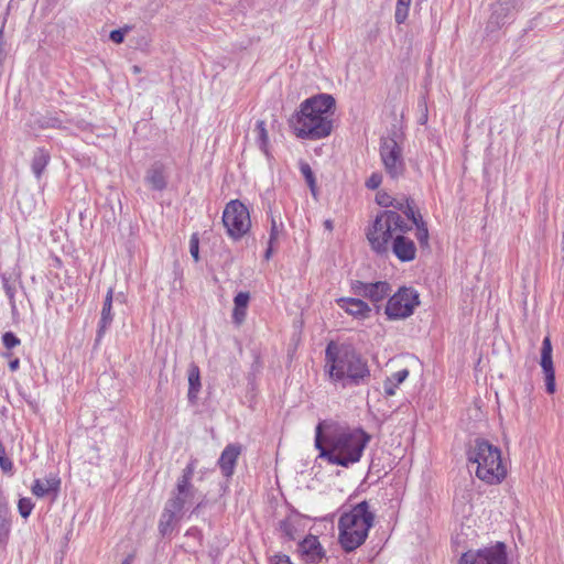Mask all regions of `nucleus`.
Listing matches in <instances>:
<instances>
[{"mask_svg":"<svg viewBox=\"0 0 564 564\" xmlns=\"http://www.w3.org/2000/svg\"><path fill=\"white\" fill-rule=\"evenodd\" d=\"M411 230L412 225H409L399 213L382 210L367 228L366 237L377 254H387L391 243L393 254L400 261L409 262L416 256L414 241L404 236Z\"/></svg>","mask_w":564,"mask_h":564,"instance_id":"f257e3e1","label":"nucleus"},{"mask_svg":"<svg viewBox=\"0 0 564 564\" xmlns=\"http://www.w3.org/2000/svg\"><path fill=\"white\" fill-rule=\"evenodd\" d=\"M321 423L316 426L315 447L318 457L328 464L348 468L358 463L371 436L360 427H335L322 436Z\"/></svg>","mask_w":564,"mask_h":564,"instance_id":"f03ea898","label":"nucleus"},{"mask_svg":"<svg viewBox=\"0 0 564 564\" xmlns=\"http://www.w3.org/2000/svg\"><path fill=\"white\" fill-rule=\"evenodd\" d=\"M336 100L329 94H317L303 100L289 119V126L300 139L319 140L333 130Z\"/></svg>","mask_w":564,"mask_h":564,"instance_id":"7ed1b4c3","label":"nucleus"},{"mask_svg":"<svg viewBox=\"0 0 564 564\" xmlns=\"http://www.w3.org/2000/svg\"><path fill=\"white\" fill-rule=\"evenodd\" d=\"M326 367L333 381L341 388L368 384L371 372L368 361L351 345L329 343L325 350Z\"/></svg>","mask_w":564,"mask_h":564,"instance_id":"20e7f679","label":"nucleus"},{"mask_svg":"<svg viewBox=\"0 0 564 564\" xmlns=\"http://www.w3.org/2000/svg\"><path fill=\"white\" fill-rule=\"evenodd\" d=\"M467 459L477 465L476 476L487 484H499L507 475L500 448L485 438L477 437L469 443Z\"/></svg>","mask_w":564,"mask_h":564,"instance_id":"39448f33","label":"nucleus"},{"mask_svg":"<svg viewBox=\"0 0 564 564\" xmlns=\"http://www.w3.org/2000/svg\"><path fill=\"white\" fill-rule=\"evenodd\" d=\"M223 224L230 238L234 240L242 238L251 227L247 206L238 199L230 200L224 209Z\"/></svg>","mask_w":564,"mask_h":564,"instance_id":"423d86ee","label":"nucleus"},{"mask_svg":"<svg viewBox=\"0 0 564 564\" xmlns=\"http://www.w3.org/2000/svg\"><path fill=\"white\" fill-rule=\"evenodd\" d=\"M397 133L380 140V159L386 173L393 180L402 177L405 173V162L402 148L397 141Z\"/></svg>","mask_w":564,"mask_h":564,"instance_id":"0eeeda50","label":"nucleus"},{"mask_svg":"<svg viewBox=\"0 0 564 564\" xmlns=\"http://www.w3.org/2000/svg\"><path fill=\"white\" fill-rule=\"evenodd\" d=\"M419 305V293L412 288L403 286L389 297L384 313L390 321L403 319L411 316Z\"/></svg>","mask_w":564,"mask_h":564,"instance_id":"6e6552de","label":"nucleus"},{"mask_svg":"<svg viewBox=\"0 0 564 564\" xmlns=\"http://www.w3.org/2000/svg\"><path fill=\"white\" fill-rule=\"evenodd\" d=\"M459 564H508L507 546L503 542L478 550H469L459 558Z\"/></svg>","mask_w":564,"mask_h":564,"instance_id":"1a4fd4ad","label":"nucleus"},{"mask_svg":"<svg viewBox=\"0 0 564 564\" xmlns=\"http://www.w3.org/2000/svg\"><path fill=\"white\" fill-rule=\"evenodd\" d=\"M391 291V285L386 281L366 283L356 280L351 282L352 294L356 296L366 297L369 301H371L375 305L383 301L387 296H389Z\"/></svg>","mask_w":564,"mask_h":564,"instance_id":"9d476101","label":"nucleus"},{"mask_svg":"<svg viewBox=\"0 0 564 564\" xmlns=\"http://www.w3.org/2000/svg\"><path fill=\"white\" fill-rule=\"evenodd\" d=\"M367 519L370 520L372 527L375 513L369 510L368 501L364 500L339 517L338 527H347L359 531L365 525Z\"/></svg>","mask_w":564,"mask_h":564,"instance_id":"9b49d317","label":"nucleus"},{"mask_svg":"<svg viewBox=\"0 0 564 564\" xmlns=\"http://www.w3.org/2000/svg\"><path fill=\"white\" fill-rule=\"evenodd\" d=\"M370 529L371 523L369 519H367L365 525L359 531L347 527H338V543L340 547L346 553L355 551L365 543Z\"/></svg>","mask_w":564,"mask_h":564,"instance_id":"f8f14e48","label":"nucleus"},{"mask_svg":"<svg viewBox=\"0 0 564 564\" xmlns=\"http://www.w3.org/2000/svg\"><path fill=\"white\" fill-rule=\"evenodd\" d=\"M304 528V517L294 508H291L288 516L278 523L281 538L288 542L295 541Z\"/></svg>","mask_w":564,"mask_h":564,"instance_id":"ddd939ff","label":"nucleus"},{"mask_svg":"<svg viewBox=\"0 0 564 564\" xmlns=\"http://www.w3.org/2000/svg\"><path fill=\"white\" fill-rule=\"evenodd\" d=\"M518 2H519V0L505 1V2H502L501 0L497 1L492 6V12L488 20L486 31L495 32V31L499 30L501 26H503L510 18L511 10L517 8Z\"/></svg>","mask_w":564,"mask_h":564,"instance_id":"4468645a","label":"nucleus"},{"mask_svg":"<svg viewBox=\"0 0 564 564\" xmlns=\"http://www.w3.org/2000/svg\"><path fill=\"white\" fill-rule=\"evenodd\" d=\"M297 552L307 563H318L325 557L323 549L317 536L308 534L297 544Z\"/></svg>","mask_w":564,"mask_h":564,"instance_id":"2eb2a0df","label":"nucleus"},{"mask_svg":"<svg viewBox=\"0 0 564 564\" xmlns=\"http://www.w3.org/2000/svg\"><path fill=\"white\" fill-rule=\"evenodd\" d=\"M144 182L153 191H164L167 187V172L165 165L160 161L154 162L147 170Z\"/></svg>","mask_w":564,"mask_h":564,"instance_id":"dca6fc26","label":"nucleus"},{"mask_svg":"<svg viewBox=\"0 0 564 564\" xmlns=\"http://www.w3.org/2000/svg\"><path fill=\"white\" fill-rule=\"evenodd\" d=\"M240 453L241 446L239 444H229L221 452L217 464L226 478H230L234 475Z\"/></svg>","mask_w":564,"mask_h":564,"instance_id":"f3484780","label":"nucleus"},{"mask_svg":"<svg viewBox=\"0 0 564 564\" xmlns=\"http://www.w3.org/2000/svg\"><path fill=\"white\" fill-rule=\"evenodd\" d=\"M181 512L182 510L178 508V502L166 501L158 527L162 536L170 535L173 532Z\"/></svg>","mask_w":564,"mask_h":564,"instance_id":"a211bd4d","label":"nucleus"},{"mask_svg":"<svg viewBox=\"0 0 564 564\" xmlns=\"http://www.w3.org/2000/svg\"><path fill=\"white\" fill-rule=\"evenodd\" d=\"M337 305L347 314L358 319H366L370 316V306L357 297H340L336 300Z\"/></svg>","mask_w":564,"mask_h":564,"instance_id":"6ab92c4d","label":"nucleus"},{"mask_svg":"<svg viewBox=\"0 0 564 564\" xmlns=\"http://www.w3.org/2000/svg\"><path fill=\"white\" fill-rule=\"evenodd\" d=\"M112 301H113V289L110 288L106 294L101 314H100V321L98 325L97 330V340H100L102 336L105 335L106 330L109 328L113 321V314H112Z\"/></svg>","mask_w":564,"mask_h":564,"instance_id":"aec40b11","label":"nucleus"},{"mask_svg":"<svg viewBox=\"0 0 564 564\" xmlns=\"http://www.w3.org/2000/svg\"><path fill=\"white\" fill-rule=\"evenodd\" d=\"M61 480L55 476L45 478L44 480L35 479L32 485V494L42 498L51 492L57 494L59 490Z\"/></svg>","mask_w":564,"mask_h":564,"instance_id":"412c9836","label":"nucleus"},{"mask_svg":"<svg viewBox=\"0 0 564 564\" xmlns=\"http://www.w3.org/2000/svg\"><path fill=\"white\" fill-rule=\"evenodd\" d=\"M187 376H188L187 398L191 403H195L197 400L198 393L200 391V388H202L199 367L196 364L192 362L188 366Z\"/></svg>","mask_w":564,"mask_h":564,"instance_id":"4be33fe9","label":"nucleus"},{"mask_svg":"<svg viewBox=\"0 0 564 564\" xmlns=\"http://www.w3.org/2000/svg\"><path fill=\"white\" fill-rule=\"evenodd\" d=\"M51 154L45 148H37L33 152L31 169L34 176L40 180L47 164L50 163Z\"/></svg>","mask_w":564,"mask_h":564,"instance_id":"5701e85b","label":"nucleus"},{"mask_svg":"<svg viewBox=\"0 0 564 564\" xmlns=\"http://www.w3.org/2000/svg\"><path fill=\"white\" fill-rule=\"evenodd\" d=\"M197 494V489L193 486V484H185V486L181 489V482L177 481L175 488V496L170 498L167 501L178 502V508L183 510L187 502H192Z\"/></svg>","mask_w":564,"mask_h":564,"instance_id":"b1692460","label":"nucleus"},{"mask_svg":"<svg viewBox=\"0 0 564 564\" xmlns=\"http://www.w3.org/2000/svg\"><path fill=\"white\" fill-rule=\"evenodd\" d=\"M250 301L248 292H239L234 297L232 319L236 324H241L247 315V307Z\"/></svg>","mask_w":564,"mask_h":564,"instance_id":"393cba45","label":"nucleus"},{"mask_svg":"<svg viewBox=\"0 0 564 564\" xmlns=\"http://www.w3.org/2000/svg\"><path fill=\"white\" fill-rule=\"evenodd\" d=\"M540 366L542 368V371L555 369L553 364V347L550 336H545L543 338L541 347Z\"/></svg>","mask_w":564,"mask_h":564,"instance_id":"a878e982","label":"nucleus"},{"mask_svg":"<svg viewBox=\"0 0 564 564\" xmlns=\"http://www.w3.org/2000/svg\"><path fill=\"white\" fill-rule=\"evenodd\" d=\"M11 530V514L6 505H0V544H6Z\"/></svg>","mask_w":564,"mask_h":564,"instance_id":"bb28decb","label":"nucleus"},{"mask_svg":"<svg viewBox=\"0 0 564 564\" xmlns=\"http://www.w3.org/2000/svg\"><path fill=\"white\" fill-rule=\"evenodd\" d=\"M36 126L41 129H64L63 121L55 115L47 112L36 119Z\"/></svg>","mask_w":564,"mask_h":564,"instance_id":"cd10ccee","label":"nucleus"},{"mask_svg":"<svg viewBox=\"0 0 564 564\" xmlns=\"http://www.w3.org/2000/svg\"><path fill=\"white\" fill-rule=\"evenodd\" d=\"M0 278L2 280V286L4 290V293L9 300L10 307L12 311V314H15L17 312V304H15V288L10 283L11 276H9L6 272L0 274Z\"/></svg>","mask_w":564,"mask_h":564,"instance_id":"c85d7f7f","label":"nucleus"},{"mask_svg":"<svg viewBox=\"0 0 564 564\" xmlns=\"http://www.w3.org/2000/svg\"><path fill=\"white\" fill-rule=\"evenodd\" d=\"M411 0H397L394 20L397 24H403L409 15Z\"/></svg>","mask_w":564,"mask_h":564,"instance_id":"c756f323","label":"nucleus"},{"mask_svg":"<svg viewBox=\"0 0 564 564\" xmlns=\"http://www.w3.org/2000/svg\"><path fill=\"white\" fill-rule=\"evenodd\" d=\"M254 132L257 133V142L259 148L267 152V147L269 143L268 131L265 129V122L262 120L257 121Z\"/></svg>","mask_w":564,"mask_h":564,"instance_id":"7c9ffc66","label":"nucleus"},{"mask_svg":"<svg viewBox=\"0 0 564 564\" xmlns=\"http://www.w3.org/2000/svg\"><path fill=\"white\" fill-rule=\"evenodd\" d=\"M416 228V239L421 247L429 246V229L426 223L423 219H419V224L414 225Z\"/></svg>","mask_w":564,"mask_h":564,"instance_id":"2f4dec72","label":"nucleus"},{"mask_svg":"<svg viewBox=\"0 0 564 564\" xmlns=\"http://www.w3.org/2000/svg\"><path fill=\"white\" fill-rule=\"evenodd\" d=\"M0 468L4 474H12L13 471V463L9 458L6 447L0 441Z\"/></svg>","mask_w":564,"mask_h":564,"instance_id":"473e14b6","label":"nucleus"},{"mask_svg":"<svg viewBox=\"0 0 564 564\" xmlns=\"http://www.w3.org/2000/svg\"><path fill=\"white\" fill-rule=\"evenodd\" d=\"M414 207V200L411 198L406 207L402 212V214L405 215L408 220L412 223V226L419 224V219H423L421 214L415 212Z\"/></svg>","mask_w":564,"mask_h":564,"instance_id":"72a5a7b5","label":"nucleus"},{"mask_svg":"<svg viewBox=\"0 0 564 564\" xmlns=\"http://www.w3.org/2000/svg\"><path fill=\"white\" fill-rule=\"evenodd\" d=\"M544 375L545 391L549 394H554L556 391L555 369L542 371Z\"/></svg>","mask_w":564,"mask_h":564,"instance_id":"f704fd0d","label":"nucleus"},{"mask_svg":"<svg viewBox=\"0 0 564 564\" xmlns=\"http://www.w3.org/2000/svg\"><path fill=\"white\" fill-rule=\"evenodd\" d=\"M195 473V460H191L187 466L183 469L182 476L177 479L181 482V489L185 484H192L191 480Z\"/></svg>","mask_w":564,"mask_h":564,"instance_id":"c9c22d12","label":"nucleus"},{"mask_svg":"<svg viewBox=\"0 0 564 564\" xmlns=\"http://www.w3.org/2000/svg\"><path fill=\"white\" fill-rule=\"evenodd\" d=\"M34 503L30 498H20L18 502V510L22 518L26 519L30 517Z\"/></svg>","mask_w":564,"mask_h":564,"instance_id":"e433bc0d","label":"nucleus"},{"mask_svg":"<svg viewBox=\"0 0 564 564\" xmlns=\"http://www.w3.org/2000/svg\"><path fill=\"white\" fill-rule=\"evenodd\" d=\"M2 344L6 348L12 349V348L17 347L18 345H20V339L18 338V336L14 333L6 332L2 335Z\"/></svg>","mask_w":564,"mask_h":564,"instance_id":"4c0bfd02","label":"nucleus"},{"mask_svg":"<svg viewBox=\"0 0 564 564\" xmlns=\"http://www.w3.org/2000/svg\"><path fill=\"white\" fill-rule=\"evenodd\" d=\"M189 253L195 262L199 261V239L197 234H193L189 239Z\"/></svg>","mask_w":564,"mask_h":564,"instance_id":"58836bf2","label":"nucleus"},{"mask_svg":"<svg viewBox=\"0 0 564 564\" xmlns=\"http://www.w3.org/2000/svg\"><path fill=\"white\" fill-rule=\"evenodd\" d=\"M300 170H301V173L303 174L305 181L313 189V187L315 185V176H314V173H313L311 166L307 163H302L300 166Z\"/></svg>","mask_w":564,"mask_h":564,"instance_id":"ea45409f","label":"nucleus"},{"mask_svg":"<svg viewBox=\"0 0 564 564\" xmlns=\"http://www.w3.org/2000/svg\"><path fill=\"white\" fill-rule=\"evenodd\" d=\"M130 30L129 26H126L123 29H116V30H112L109 34V39L116 43V44H120L124 41V36H126V33Z\"/></svg>","mask_w":564,"mask_h":564,"instance_id":"a19ab883","label":"nucleus"},{"mask_svg":"<svg viewBox=\"0 0 564 564\" xmlns=\"http://www.w3.org/2000/svg\"><path fill=\"white\" fill-rule=\"evenodd\" d=\"M382 183V175L380 173H372L366 181V186L369 189H377Z\"/></svg>","mask_w":564,"mask_h":564,"instance_id":"79ce46f5","label":"nucleus"},{"mask_svg":"<svg viewBox=\"0 0 564 564\" xmlns=\"http://www.w3.org/2000/svg\"><path fill=\"white\" fill-rule=\"evenodd\" d=\"M392 198L388 193L386 192H379L376 196V202L381 207H390L392 204Z\"/></svg>","mask_w":564,"mask_h":564,"instance_id":"37998d69","label":"nucleus"},{"mask_svg":"<svg viewBox=\"0 0 564 564\" xmlns=\"http://www.w3.org/2000/svg\"><path fill=\"white\" fill-rule=\"evenodd\" d=\"M411 198L409 197H402V198H392V204L390 207H393L394 209L392 212H403V209L406 207L408 203Z\"/></svg>","mask_w":564,"mask_h":564,"instance_id":"c03bdc74","label":"nucleus"},{"mask_svg":"<svg viewBox=\"0 0 564 564\" xmlns=\"http://www.w3.org/2000/svg\"><path fill=\"white\" fill-rule=\"evenodd\" d=\"M409 377V370L408 369H402V370H399L394 373H392L391 377H389L388 379H393V382L399 386L401 384L406 378Z\"/></svg>","mask_w":564,"mask_h":564,"instance_id":"a18cd8bd","label":"nucleus"},{"mask_svg":"<svg viewBox=\"0 0 564 564\" xmlns=\"http://www.w3.org/2000/svg\"><path fill=\"white\" fill-rule=\"evenodd\" d=\"M383 388H384L386 395L391 397V395L395 394V390H397L398 386L393 382V379L387 378L384 380Z\"/></svg>","mask_w":564,"mask_h":564,"instance_id":"49530a36","label":"nucleus"},{"mask_svg":"<svg viewBox=\"0 0 564 564\" xmlns=\"http://www.w3.org/2000/svg\"><path fill=\"white\" fill-rule=\"evenodd\" d=\"M271 564H293L290 556L285 554H275L271 557Z\"/></svg>","mask_w":564,"mask_h":564,"instance_id":"de8ad7c7","label":"nucleus"},{"mask_svg":"<svg viewBox=\"0 0 564 564\" xmlns=\"http://www.w3.org/2000/svg\"><path fill=\"white\" fill-rule=\"evenodd\" d=\"M279 236V229L278 225L274 218L271 219V228H270V237H269V245H273L274 241L278 239Z\"/></svg>","mask_w":564,"mask_h":564,"instance_id":"09e8293b","label":"nucleus"},{"mask_svg":"<svg viewBox=\"0 0 564 564\" xmlns=\"http://www.w3.org/2000/svg\"><path fill=\"white\" fill-rule=\"evenodd\" d=\"M20 367V360L18 358L13 359V360H10L9 361V369L11 371H15L18 370Z\"/></svg>","mask_w":564,"mask_h":564,"instance_id":"8fccbe9b","label":"nucleus"},{"mask_svg":"<svg viewBox=\"0 0 564 564\" xmlns=\"http://www.w3.org/2000/svg\"><path fill=\"white\" fill-rule=\"evenodd\" d=\"M272 252H273V245H269V243H268V248H267V250H265V252H264V257H265V259H270V257H271Z\"/></svg>","mask_w":564,"mask_h":564,"instance_id":"3c124183","label":"nucleus"},{"mask_svg":"<svg viewBox=\"0 0 564 564\" xmlns=\"http://www.w3.org/2000/svg\"><path fill=\"white\" fill-rule=\"evenodd\" d=\"M324 227H325V229H327V230L332 231V230H333V228H334V226H333V221H332L330 219H326V220L324 221Z\"/></svg>","mask_w":564,"mask_h":564,"instance_id":"603ef678","label":"nucleus"},{"mask_svg":"<svg viewBox=\"0 0 564 564\" xmlns=\"http://www.w3.org/2000/svg\"><path fill=\"white\" fill-rule=\"evenodd\" d=\"M132 558H133V557H132V555H129L128 557H126V558L121 562V564H131Z\"/></svg>","mask_w":564,"mask_h":564,"instance_id":"864d4df0","label":"nucleus"},{"mask_svg":"<svg viewBox=\"0 0 564 564\" xmlns=\"http://www.w3.org/2000/svg\"><path fill=\"white\" fill-rule=\"evenodd\" d=\"M17 279H19V280L21 279V272L17 273Z\"/></svg>","mask_w":564,"mask_h":564,"instance_id":"5fc2aeb1","label":"nucleus"},{"mask_svg":"<svg viewBox=\"0 0 564 564\" xmlns=\"http://www.w3.org/2000/svg\"><path fill=\"white\" fill-rule=\"evenodd\" d=\"M202 503H197L196 508L194 509V512L200 507Z\"/></svg>","mask_w":564,"mask_h":564,"instance_id":"6e6d98bb","label":"nucleus"}]
</instances>
